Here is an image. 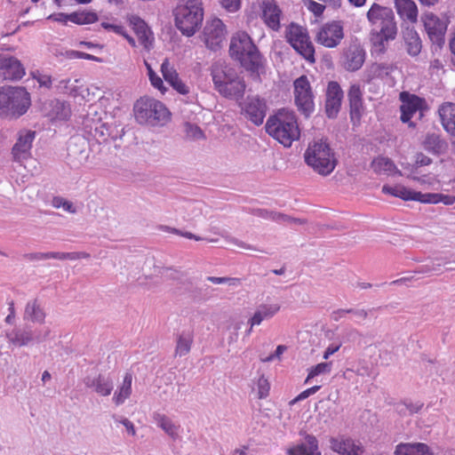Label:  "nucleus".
<instances>
[{
    "mask_svg": "<svg viewBox=\"0 0 455 455\" xmlns=\"http://www.w3.org/2000/svg\"><path fill=\"white\" fill-rule=\"evenodd\" d=\"M265 128L268 135L285 148H290L293 141L300 137V129L295 113L284 108L270 116Z\"/></svg>",
    "mask_w": 455,
    "mask_h": 455,
    "instance_id": "f257e3e1",
    "label": "nucleus"
},
{
    "mask_svg": "<svg viewBox=\"0 0 455 455\" xmlns=\"http://www.w3.org/2000/svg\"><path fill=\"white\" fill-rule=\"evenodd\" d=\"M229 53L251 75L259 76L263 68L262 56L247 33L239 32L231 38Z\"/></svg>",
    "mask_w": 455,
    "mask_h": 455,
    "instance_id": "f03ea898",
    "label": "nucleus"
},
{
    "mask_svg": "<svg viewBox=\"0 0 455 455\" xmlns=\"http://www.w3.org/2000/svg\"><path fill=\"white\" fill-rule=\"evenodd\" d=\"M215 90L223 97L240 100L243 97L246 84L243 77L228 66L215 65L212 69Z\"/></svg>",
    "mask_w": 455,
    "mask_h": 455,
    "instance_id": "7ed1b4c3",
    "label": "nucleus"
},
{
    "mask_svg": "<svg viewBox=\"0 0 455 455\" xmlns=\"http://www.w3.org/2000/svg\"><path fill=\"white\" fill-rule=\"evenodd\" d=\"M31 105L30 94L23 87L0 88V116L20 117Z\"/></svg>",
    "mask_w": 455,
    "mask_h": 455,
    "instance_id": "20e7f679",
    "label": "nucleus"
},
{
    "mask_svg": "<svg viewBox=\"0 0 455 455\" xmlns=\"http://www.w3.org/2000/svg\"><path fill=\"white\" fill-rule=\"evenodd\" d=\"M307 164L317 173L327 176L335 169L337 161L329 144L323 140L308 145L305 152Z\"/></svg>",
    "mask_w": 455,
    "mask_h": 455,
    "instance_id": "39448f33",
    "label": "nucleus"
},
{
    "mask_svg": "<svg viewBox=\"0 0 455 455\" xmlns=\"http://www.w3.org/2000/svg\"><path fill=\"white\" fill-rule=\"evenodd\" d=\"M177 28L187 36H192L202 24L204 10L198 0H186L173 11Z\"/></svg>",
    "mask_w": 455,
    "mask_h": 455,
    "instance_id": "423d86ee",
    "label": "nucleus"
},
{
    "mask_svg": "<svg viewBox=\"0 0 455 455\" xmlns=\"http://www.w3.org/2000/svg\"><path fill=\"white\" fill-rule=\"evenodd\" d=\"M134 116L140 124L151 126L164 125L169 119L170 112L166 107L155 99L140 98L134 104Z\"/></svg>",
    "mask_w": 455,
    "mask_h": 455,
    "instance_id": "0eeeda50",
    "label": "nucleus"
},
{
    "mask_svg": "<svg viewBox=\"0 0 455 455\" xmlns=\"http://www.w3.org/2000/svg\"><path fill=\"white\" fill-rule=\"evenodd\" d=\"M367 18L375 28H379V34L385 39H395L397 27L392 9L373 4L367 12Z\"/></svg>",
    "mask_w": 455,
    "mask_h": 455,
    "instance_id": "6e6552de",
    "label": "nucleus"
},
{
    "mask_svg": "<svg viewBox=\"0 0 455 455\" xmlns=\"http://www.w3.org/2000/svg\"><path fill=\"white\" fill-rule=\"evenodd\" d=\"M287 42L307 61L315 63V47L306 28L291 23L286 30Z\"/></svg>",
    "mask_w": 455,
    "mask_h": 455,
    "instance_id": "1a4fd4ad",
    "label": "nucleus"
},
{
    "mask_svg": "<svg viewBox=\"0 0 455 455\" xmlns=\"http://www.w3.org/2000/svg\"><path fill=\"white\" fill-rule=\"evenodd\" d=\"M424 28L427 36L436 48H442L445 43V33L449 24L448 18L439 17L432 12L424 14L422 17Z\"/></svg>",
    "mask_w": 455,
    "mask_h": 455,
    "instance_id": "9d476101",
    "label": "nucleus"
},
{
    "mask_svg": "<svg viewBox=\"0 0 455 455\" xmlns=\"http://www.w3.org/2000/svg\"><path fill=\"white\" fill-rule=\"evenodd\" d=\"M295 103L298 109L306 116L314 111L315 104L309 81L301 76L294 81Z\"/></svg>",
    "mask_w": 455,
    "mask_h": 455,
    "instance_id": "9b49d317",
    "label": "nucleus"
},
{
    "mask_svg": "<svg viewBox=\"0 0 455 455\" xmlns=\"http://www.w3.org/2000/svg\"><path fill=\"white\" fill-rule=\"evenodd\" d=\"M226 36V26L220 19L213 18L206 21L202 37L207 48L212 51L220 49Z\"/></svg>",
    "mask_w": 455,
    "mask_h": 455,
    "instance_id": "f8f14e48",
    "label": "nucleus"
},
{
    "mask_svg": "<svg viewBox=\"0 0 455 455\" xmlns=\"http://www.w3.org/2000/svg\"><path fill=\"white\" fill-rule=\"evenodd\" d=\"M343 37L344 32L341 22L332 21L324 24L319 28L315 40L324 47L334 48L340 44Z\"/></svg>",
    "mask_w": 455,
    "mask_h": 455,
    "instance_id": "ddd939ff",
    "label": "nucleus"
},
{
    "mask_svg": "<svg viewBox=\"0 0 455 455\" xmlns=\"http://www.w3.org/2000/svg\"><path fill=\"white\" fill-rule=\"evenodd\" d=\"M365 51L358 43H351L343 50L340 57L342 67L349 72L359 70L365 60Z\"/></svg>",
    "mask_w": 455,
    "mask_h": 455,
    "instance_id": "4468645a",
    "label": "nucleus"
},
{
    "mask_svg": "<svg viewBox=\"0 0 455 455\" xmlns=\"http://www.w3.org/2000/svg\"><path fill=\"white\" fill-rule=\"evenodd\" d=\"M36 132L32 131H21L16 143L12 148V159L14 162L22 163L31 157L32 143Z\"/></svg>",
    "mask_w": 455,
    "mask_h": 455,
    "instance_id": "2eb2a0df",
    "label": "nucleus"
},
{
    "mask_svg": "<svg viewBox=\"0 0 455 455\" xmlns=\"http://www.w3.org/2000/svg\"><path fill=\"white\" fill-rule=\"evenodd\" d=\"M344 93L338 82L331 81L327 85L325 113L329 118H335L339 112Z\"/></svg>",
    "mask_w": 455,
    "mask_h": 455,
    "instance_id": "dca6fc26",
    "label": "nucleus"
},
{
    "mask_svg": "<svg viewBox=\"0 0 455 455\" xmlns=\"http://www.w3.org/2000/svg\"><path fill=\"white\" fill-rule=\"evenodd\" d=\"M330 447L339 455H361L363 452V447L359 442L344 436L331 437Z\"/></svg>",
    "mask_w": 455,
    "mask_h": 455,
    "instance_id": "f3484780",
    "label": "nucleus"
},
{
    "mask_svg": "<svg viewBox=\"0 0 455 455\" xmlns=\"http://www.w3.org/2000/svg\"><path fill=\"white\" fill-rule=\"evenodd\" d=\"M25 75L20 61L14 57H0V76L4 80H19Z\"/></svg>",
    "mask_w": 455,
    "mask_h": 455,
    "instance_id": "a211bd4d",
    "label": "nucleus"
},
{
    "mask_svg": "<svg viewBox=\"0 0 455 455\" xmlns=\"http://www.w3.org/2000/svg\"><path fill=\"white\" fill-rule=\"evenodd\" d=\"M246 116L256 125L263 123L266 116L267 106L259 97H248L243 108Z\"/></svg>",
    "mask_w": 455,
    "mask_h": 455,
    "instance_id": "6ab92c4d",
    "label": "nucleus"
},
{
    "mask_svg": "<svg viewBox=\"0 0 455 455\" xmlns=\"http://www.w3.org/2000/svg\"><path fill=\"white\" fill-rule=\"evenodd\" d=\"M400 99L402 101L400 108L401 121L403 123H407L411 119L417 111H419L422 108L424 100L408 92H402L400 94Z\"/></svg>",
    "mask_w": 455,
    "mask_h": 455,
    "instance_id": "aec40b11",
    "label": "nucleus"
},
{
    "mask_svg": "<svg viewBox=\"0 0 455 455\" xmlns=\"http://www.w3.org/2000/svg\"><path fill=\"white\" fill-rule=\"evenodd\" d=\"M84 383L86 387L92 389L94 392L102 396L109 395L114 387L112 379L105 374L87 376L84 379Z\"/></svg>",
    "mask_w": 455,
    "mask_h": 455,
    "instance_id": "412c9836",
    "label": "nucleus"
},
{
    "mask_svg": "<svg viewBox=\"0 0 455 455\" xmlns=\"http://www.w3.org/2000/svg\"><path fill=\"white\" fill-rule=\"evenodd\" d=\"M281 309L278 302H265L259 304L252 316L248 320L251 326L259 325L264 320H269L274 317Z\"/></svg>",
    "mask_w": 455,
    "mask_h": 455,
    "instance_id": "4be33fe9",
    "label": "nucleus"
},
{
    "mask_svg": "<svg viewBox=\"0 0 455 455\" xmlns=\"http://www.w3.org/2000/svg\"><path fill=\"white\" fill-rule=\"evenodd\" d=\"M130 22L138 36L140 44L143 45L147 51H149L153 46L154 38L146 22L138 16H132Z\"/></svg>",
    "mask_w": 455,
    "mask_h": 455,
    "instance_id": "5701e85b",
    "label": "nucleus"
},
{
    "mask_svg": "<svg viewBox=\"0 0 455 455\" xmlns=\"http://www.w3.org/2000/svg\"><path fill=\"white\" fill-rule=\"evenodd\" d=\"M289 455H322L316 437L313 435H305L304 441L294 445L288 451Z\"/></svg>",
    "mask_w": 455,
    "mask_h": 455,
    "instance_id": "b1692460",
    "label": "nucleus"
},
{
    "mask_svg": "<svg viewBox=\"0 0 455 455\" xmlns=\"http://www.w3.org/2000/svg\"><path fill=\"white\" fill-rule=\"evenodd\" d=\"M281 10L274 1H267L263 4L262 18L266 25L275 31L280 28Z\"/></svg>",
    "mask_w": 455,
    "mask_h": 455,
    "instance_id": "393cba45",
    "label": "nucleus"
},
{
    "mask_svg": "<svg viewBox=\"0 0 455 455\" xmlns=\"http://www.w3.org/2000/svg\"><path fill=\"white\" fill-rule=\"evenodd\" d=\"M382 192L387 195H391L395 197L401 198L405 201H417L421 203L422 193L411 190L403 185L388 186L384 185L382 187Z\"/></svg>",
    "mask_w": 455,
    "mask_h": 455,
    "instance_id": "a878e982",
    "label": "nucleus"
},
{
    "mask_svg": "<svg viewBox=\"0 0 455 455\" xmlns=\"http://www.w3.org/2000/svg\"><path fill=\"white\" fill-rule=\"evenodd\" d=\"M403 38L406 52L411 57H417L422 50V41L414 28H407L403 32Z\"/></svg>",
    "mask_w": 455,
    "mask_h": 455,
    "instance_id": "bb28decb",
    "label": "nucleus"
},
{
    "mask_svg": "<svg viewBox=\"0 0 455 455\" xmlns=\"http://www.w3.org/2000/svg\"><path fill=\"white\" fill-rule=\"evenodd\" d=\"M154 422L173 441L180 437V426L174 423L168 416L160 412H154L152 415Z\"/></svg>",
    "mask_w": 455,
    "mask_h": 455,
    "instance_id": "cd10ccee",
    "label": "nucleus"
},
{
    "mask_svg": "<svg viewBox=\"0 0 455 455\" xmlns=\"http://www.w3.org/2000/svg\"><path fill=\"white\" fill-rule=\"evenodd\" d=\"M438 113L444 130L455 137V104L443 103L439 108Z\"/></svg>",
    "mask_w": 455,
    "mask_h": 455,
    "instance_id": "c85d7f7f",
    "label": "nucleus"
},
{
    "mask_svg": "<svg viewBox=\"0 0 455 455\" xmlns=\"http://www.w3.org/2000/svg\"><path fill=\"white\" fill-rule=\"evenodd\" d=\"M397 13L403 20L415 23L418 19V8L412 0H395Z\"/></svg>",
    "mask_w": 455,
    "mask_h": 455,
    "instance_id": "c756f323",
    "label": "nucleus"
},
{
    "mask_svg": "<svg viewBox=\"0 0 455 455\" xmlns=\"http://www.w3.org/2000/svg\"><path fill=\"white\" fill-rule=\"evenodd\" d=\"M395 455H433L429 447L423 443H399L395 447Z\"/></svg>",
    "mask_w": 455,
    "mask_h": 455,
    "instance_id": "7c9ffc66",
    "label": "nucleus"
},
{
    "mask_svg": "<svg viewBox=\"0 0 455 455\" xmlns=\"http://www.w3.org/2000/svg\"><path fill=\"white\" fill-rule=\"evenodd\" d=\"M45 314L41 307L39 301L35 299L27 303L24 312V319L33 323H44Z\"/></svg>",
    "mask_w": 455,
    "mask_h": 455,
    "instance_id": "2f4dec72",
    "label": "nucleus"
},
{
    "mask_svg": "<svg viewBox=\"0 0 455 455\" xmlns=\"http://www.w3.org/2000/svg\"><path fill=\"white\" fill-rule=\"evenodd\" d=\"M6 338L9 343L23 347L28 345L34 340V335L31 331L14 329L6 333Z\"/></svg>",
    "mask_w": 455,
    "mask_h": 455,
    "instance_id": "473e14b6",
    "label": "nucleus"
},
{
    "mask_svg": "<svg viewBox=\"0 0 455 455\" xmlns=\"http://www.w3.org/2000/svg\"><path fill=\"white\" fill-rule=\"evenodd\" d=\"M132 375L126 372L123 383L115 392L113 401L116 405H121L132 394Z\"/></svg>",
    "mask_w": 455,
    "mask_h": 455,
    "instance_id": "72a5a7b5",
    "label": "nucleus"
},
{
    "mask_svg": "<svg viewBox=\"0 0 455 455\" xmlns=\"http://www.w3.org/2000/svg\"><path fill=\"white\" fill-rule=\"evenodd\" d=\"M351 116H359L363 108L362 92L359 84H352L347 94Z\"/></svg>",
    "mask_w": 455,
    "mask_h": 455,
    "instance_id": "f704fd0d",
    "label": "nucleus"
},
{
    "mask_svg": "<svg viewBox=\"0 0 455 455\" xmlns=\"http://www.w3.org/2000/svg\"><path fill=\"white\" fill-rule=\"evenodd\" d=\"M50 106L52 107L50 116L52 120L66 121L70 117L71 108L68 103L52 100Z\"/></svg>",
    "mask_w": 455,
    "mask_h": 455,
    "instance_id": "c9c22d12",
    "label": "nucleus"
},
{
    "mask_svg": "<svg viewBox=\"0 0 455 455\" xmlns=\"http://www.w3.org/2000/svg\"><path fill=\"white\" fill-rule=\"evenodd\" d=\"M374 172L377 174H391L396 171V166L393 161L387 157L378 156L373 159L371 164Z\"/></svg>",
    "mask_w": 455,
    "mask_h": 455,
    "instance_id": "e433bc0d",
    "label": "nucleus"
},
{
    "mask_svg": "<svg viewBox=\"0 0 455 455\" xmlns=\"http://www.w3.org/2000/svg\"><path fill=\"white\" fill-rule=\"evenodd\" d=\"M423 145L427 151L435 155L443 153L446 148V143L435 133L427 134Z\"/></svg>",
    "mask_w": 455,
    "mask_h": 455,
    "instance_id": "4c0bfd02",
    "label": "nucleus"
},
{
    "mask_svg": "<svg viewBox=\"0 0 455 455\" xmlns=\"http://www.w3.org/2000/svg\"><path fill=\"white\" fill-rule=\"evenodd\" d=\"M421 203L433 204L443 203L445 205H451L455 203V196H449L441 193H422Z\"/></svg>",
    "mask_w": 455,
    "mask_h": 455,
    "instance_id": "58836bf2",
    "label": "nucleus"
},
{
    "mask_svg": "<svg viewBox=\"0 0 455 455\" xmlns=\"http://www.w3.org/2000/svg\"><path fill=\"white\" fill-rule=\"evenodd\" d=\"M193 343V337L189 332H182L177 338L175 355L184 356L189 353Z\"/></svg>",
    "mask_w": 455,
    "mask_h": 455,
    "instance_id": "ea45409f",
    "label": "nucleus"
},
{
    "mask_svg": "<svg viewBox=\"0 0 455 455\" xmlns=\"http://www.w3.org/2000/svg\"><path fill=\"white\" fill-rule=\"evenodd\" d=\"M70 21L76 24H91L98 20V16L94 12H75L69 14Z\"/></svg>",
    "mask_w": 455,
    "mask_h": 455,
    "instance_id": "a19ab883",
    "label": "nucleus"
},
{
    "mask_svg": "<svg viewBox=\"0 0 455 455\" xmlns=\"http://www.w3.org/2000/svg\"><path fill=\"white\" fill-rule=\"evenodd\" d=\"M161 73L164 80L171 84L177 80L180 76L173 66L171 65L168 59H164L161 64Z\"/></svg>",
    "mask_w": 455,
    "mask_h": 455,
    "instance_id": "79ce46f5",
    "label": "nucleus"
},
{
    "mask_svg": "<svg viewBox=\"0 0 455 455\" xmlns=\"http://www.w3.org/2000/svg\"><path fill=\"white\" fill-rule=\"evenodd\" d=\"M148 70V75L152 86L159 90L162 93L166 92V87L164 84L162 78L153 70L151 65L148 61H144Z\"/></svg>",
    "mask_w": 455,
    "mask_h": 455,
    "instance_id": "37998d69",
    "label": "nucleus"
},
{
    "mask_svg": "<svg viewBox=\"0 0 455 455\" xmlns=\"http://www.w3.org/2000/svg\"><path fill=\"white\" fill-rule=\"evenodd\" d=\"M331 368H332L331 362L320 363L316 364L315 366L311 367L305 382L308 383L310 381V379L315 378V376L330 373L331 371Z\"/></svg>",
    "mask_w": 455,
    "mask_h": 455,
    "instance_id": "c03bdc74",
    "label": "nucleus"
},
{
    "mask_svg": "<svg viewBox=\"0 0 455 455\" xmlns=\"http://www.w3.org/2000/svg\"><path fill=\"white\" fill-rule=\"evenodd\" d=\"M391 71L388 65L384 63H373L369 68L368 76L370 79L383 77L387 76Z\"/></svg>",
    "mask_w": 455,
    "mask_h": 455,
    "instance_id": "a18cd8bd",
    "label": "nucleus"
},
{
    "mask_svg": "<svg viewBox=\"0 0 455 455\" xmlns=\"http://www.w3.org/2000/svg\"><path fill=\"white\" fill-rule=\"evenodd\" d=\"M24 258L33 260H44L49 259H55L60 260V252L59 251H49V252H32L24 255Z\"/></svg>",
    "mask_w": 455,
    "mask_h": 455,
    "instance_id": "49530a36",
    "label": "nucleus"
},
{
    "mask_svg": "<svg viewBox=\"0 0 455 455\" xmlns=\"http://www.w3.org/2000/svg\"><path fill=\"white\" fill-rule=\"evenodd\" d=\"M257 396L259 399H264L268 396L270 390V384L268 380L262 375L256 383Z\"/></svg>",
    "mask_w": 455,
    "mask_h": 455,
    "instance_id": "de8ad7c7",
    "label": "nucleus"
},
{
    "mask_svg": "<svg viewBox=\"0 0 455 455\" xmlns=\"http://www.w3.org/2000/svg\"><path fill=\"white\" fill-rule=\"evenodd\" d=\"M186 136L190 140H202L204 139V133L201 128L196 124L187 123L185 124Z\"/></svg>",
    "mask_w": 455,
    "mask_h": 455,
    "instance_id": "09e8293b",
    "label": "nucleus"
},
{
    "mask_svg": "<svg viewBox=\"0 0 455 455\" xmlns=\"http://www.w3.org/2000/svg\"><path fill=\"white\" fill-rule=\"evenodd\" d=\"M52 206L54 208H63L64 211L69 212V213H76V208L74 206L72 202L66 200L63 197L60 196H55L52 199Z\"/></svg>",
    "mask_w": 455,
    "mask_h": 455,
    "instance_id": "8fccbe9b",
    "label": "nucleus"
},
{
    "mask_svg": "<svg viewBox=\"0 0 455 455\" xmlns=\"http://www.w3.org/2000/svg\"><path fill=\"white\" fill-rule=\"evenodd\" d=\"M92 134L96 140L106 141L108 137L110 136L109 128L106 125V124H96L93 132H92Z\"/></svg>",
    "mask_w": 455,
    "mask_h": 455,
    "instance_id": "3c124183",
    "label": "nucleus"
},
{
    "mask_svg": "<svg viewBox=\"0 0 455 455\" xmlns=\"http://www.w3.org/2000/svg\"><path fill=\"white\" fill-rule=\"evenodd\" d=\"M207 280L215 284H228L229 286L237 287L241 284V280L235 277H216L208 276Z\"/></svg>",
    "mask_w": 455,
    "mask_h": 455,
    "instance_id": "603ef678",
    "label": "nucleus"
},
{
    "mask_svg": "<svg viewBox=\"0 0 455 455\" xmlns=\"http://www.w3.org/2000/svg\"><path fill=\"white\" fill-rule=\"evenodd\" d=\"M112 419H114V421L116 423L122 424L123 427H124L126 428L127 432L131 435L134 436L136 435L135 427H134L133 423L132 421H130L128 419L116 415V414H114L112 416Z\"/></svg>",
    "mask_w": 455,
    "mask_h": 455,
    "instance_id": "864d4df0",
    "label": "nucleus"
},
{
    "mask_svg": "<svg viewBox=\"0 0 455 455\" xmlns=\"http://www.w3.org/2000/svg\"><path fill=\"white\" fill-rule=\"evenodd\" d=\"M440 267H441V264H437V265H435L434 263L426 264V265L419 267L414 271V273L427 274V275H431V274L438 275L439 271H440Z\"/></svg>",
    "mask_w": 455,
    "mask_h": 455,
    "instance_id": "5fc2aeb1",
    "label": "nucleus"
},
{
    "mask_svg": "<svg viewBox=\"0 0 455 455\" xmlns=\"http://www.w3.org/2000/svg\"><path fill=\"white\" fill-rule=\"evenodd\" d=\"M89 258L90 254L85 251L60 252V260H76Z\"/></svg>",
    "mask_w": 455,
    "mask_h": 455,
    "instance_id": "6e6d98bb",
    "label": "nucleus"
},
{
    "mask_svg": "<svg viewBox=\"0 0 455 455\" xmlns=\"http://www.w3.org/2000/svg\"><path fill=\"white\" fill-rule=\"evenodd\" d=\"M220 3L228 12H235L241 8V0H220Z\"/></svg>",
    "mask_w": 455,
    "mask_h": 455,
    "instance_id": "4d7b16f0",
    "label": "nucleus"
},
{
    "mask_svg": "<svg viewBox=\"0 0 455 455\" xmlns=\"http://www.w3.org/2000/svg\"><path fill=\"white\" fill-rule=\"evenodd\" d=\"M307 9L312 12L315 16H321L325 9V6L313 0H308L307 4Z\"/></svg>",
    "mask_w": 455,
    "mask_h": 455,
    "instance_id": "13d9d810",
    "label": "nucleus"
},
{
    "mask_svg": "<svg viewBox=\"0 0 455 455\" xmlns=\"http://www.w3.org/2000/svg\"><path fill=\"white\" fill-rule=\"evenodd\" d=\"M170 85L182 95H186L189 92V87L180 77Z\"/></svg>",
    "mask_w": 455,
    "mask_h": 455,
    "instance_id": "bf43d9fd",
    "label": "nucleus"
},
{
    "mask_svg": "<svg viewBox=\"0 0 455 455\" xmlns=\"http://www.w3.org/2000/svg\"><path fill=\"white\" fill-rule=\"evenodd\" d=\"M48 20H52L60 23L66 24L68 21H70L69 14L66 13H53L48 16Z\"/></svg>",
    "mask_w": 455,
    "mask_h": 455,
    "instance_id": "052dcab7",
    "label": "nucleus"
},
{
    "mask_svg": "<svg viewBox=\"0 0 455 455\" xmlns=\"http://www.w3.org/2000/svg\"><path fill=\"white\" fill-rule=\"evenodd\" d=\"M321 388V386L319 385H316V386H314L312 387H309L306 390H304L303 392H301L298 397H297V400H303V399H306L307 398L308 396L315 394L319 389Z\"/></svg>",
    "mask_w": 455,
    "mask_h": 455,
    "instance_id": "680f3d73",
    "label": "nucleus"
},
{
    "mask_svg": "<svg viewBox=\"0 0 455 455\" xmlns=\"http://www.w3.org/2000/svg\"><path fill=\"white\" fill-rule=\"evenodd\" d=\"M341 347V343H337V344H331L327 347V348L325 349V351L323 352V358L327 360L331 355H333L334 353H336Z\"/></svg>",
    "mask_w": 455,
    "mask_h": 455,
    "instance_id": "e2e57ef3",
    "label": "nucleus"
},
{
    "mask_svg": "<svg viewBox=\"0 0 455 455\" xmlns=\"http://www.w3.org/2000/svg\"><path fill=\"white\" fill-rule=\"evenodd\" d=\"M348 314H353L359 320H365L368 317V311L365 309L348 308Z\"/></svg>",
    "mask_w": 455,
    "mask_h": 455,
    "instance_id": "0e129e2a",
    "label": "nucleus"
},
{
    "mask_svg": "<svg viewBox=\"0 0 455 455\" xmlns=\"http://www.w3.org/2000/svg\"><path fill=\"white\" fill-rule=\"evenodd\" d=\"M271 220L279 223L282 222H288L290 220H291V217L277 212H272Z\"/></svg>",
    "mask_w": 455,
    "mask_h": 455,
    "instance_id": "69168bd1",
    "label": "nucleus"
},
{
    "mask_svg": "<svg viewBox=\"0 0 455 455\" xmlns=\"http://www.w3.org/2000/svg\"><path fill=\"white\" fill-rule=\"evenodd\" d=\"M286 349H287V347L284 345H279V346H277L275 353L270 355L269 356H267L263 361L264 362L273 361L275 357H279Z\"/></svg>",
    "mask_w": 455,
    "mask_h": 455,
    "instance_id": "338daca9",
    "label": "nucleus"
},
{
    "mask_svg": "<svg viewBox=\"0 0 455 455\" xmlns=\"http://www.w3.org/2000/svg\"><path fill=\"white\" fill-rule=\"evenodd\" d=\"M449 47L451 53V62L455 66V31L451 34V37L449 42Z\"/></svg>",
    "mask_w": 455,
    "mask_h": 455,
    "instance_id": "774afa93",
    "label": "nucleus"
}]
</instances>
